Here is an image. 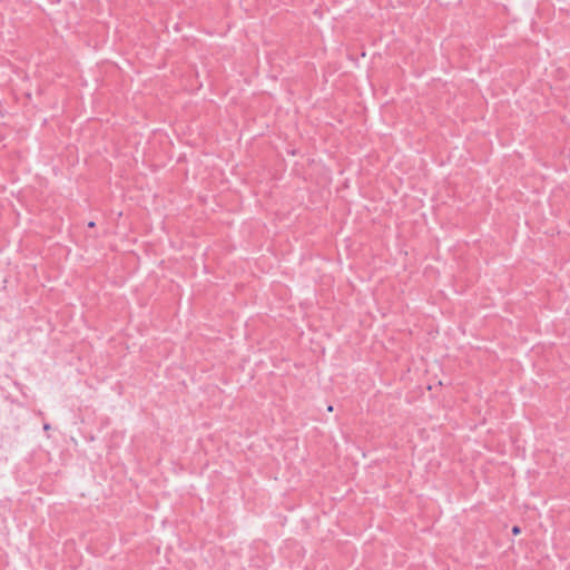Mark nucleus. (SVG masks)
Segmentation results:
<instances>
[{
  "instance_id": "nucleus-1",
  "label": "nucleus",
  "mask_w": 570,
  "mask_h": 570,
  "mask_svg": "<svg viewBox=\"0 0 570 570\" xmlns=\"http://www.w3.org/2000/svg\"><path fill=\"white\" fill-rule=\"evenodd\" d=\"M520 532H521V530H520V528H519V527L514 525V527L512 528V533H513L514 535L519 534Z\"/></svg>"
},
{
  "instance_id": "nucleus-2",
  "label": "nucleus",
  "mask_w": 570,
  "mask_h": 570,
  "mask_svg": "<svg viewBox=\"0 0 570 570\" xmlns=\"http://www.w3.org/2000/svg\"><path fill=\"white\" fill-rule=\"evenodd\" d=\"M43 430H45V431H48V430H50V424H48V423H45V424H43Z\"/></svg>"
},
{
  "instance_id": "nucleus-3",
  "label": "nucleus",
  "mask_w": 570,
  "mask_h": 570,
  "mask_svg": "<svg viewBox=\"0 0 570 570\" xmlns=\"http://www.w3.org/2000/svg\"><path fill=\"white\" fill-rule=\"evenodd\" d=\"M88 225H89V227H94V226H95V223H94V222H90Z\"/></svg>"
},
{
  "instance_id": "nucleus-4",
  "label": "nucleus",
  "mask_w": 570,
  "mask_h": 570,
  "mask_svg": "<svg viewBox=\"0 0 570 570\" xmlns=\"http://www.w3.org/2000/svg\"><path fill=\"white\" fill-rule=\"evenodd\" d=\"M327 410H328L330 412H332V411H333V406H332V405H330V406L327 407Z\"/></svg>"
}]
</instances>
